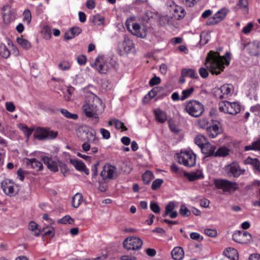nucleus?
<instances>
[{
  "label": "nucleus",
  "mask_w": 260,
  "mask_h": 260,
  "mask_svg": "<svg viewBox=\"0 0 260 260\" xmlns=\"http://www.w3.org/2000/svg\"><path fill=\"white\" fill-rule=\"evenodd\" d=\"M230 60V53L221 56L218 52L210 51L206 57L205 65L212 74L218 75L223 71L224 65L229 64Z\"/></svg>",
  "instance_id": "f257e3e1"
},
{
  "label": "nucleus",
  "mask_w": 260,
  "mask_h": 260,
  "mask_svg": "<svg viewBox=\"0 0 260 260\" xmlns=\"http://www.w3.org/2000/svg\"><path fill=\"white\" fill-rule=\"evenodd\" d=\"M101 103L100 99L94 94H92L90 99L86 101L82 106V110L85 115L88 117L95 119L96 122L99 121V115L97 112L98 105Z\"/></svg>",
  "instance_id": "f03ea898"
},
{
  "label": "nucleus",
  "mask_w": 260,
  "mask_h": 260,
  "mask_svg": "<svg viewBox=\"0 0 260 260\" xmlns=\"http://www.w3.org/2000/svg\"><path fill=\"white\" fill-rule=\"evenodd\" d=\"M185 111L190 116L198 118L200 117L204 112V105L199 101L191 100L184 104Z\"/></svg>",
  "instance_id": "7ed1b4c3"
},
{
  "label": "nucleus",
  "mask_w": 260,
  "mask_h": 260,
  "mask_svg": "<svg viewBox=\"0 0 260 260\" xmlns=\"http://www.w3.org/2000/svg\"><path fill=\"white\" fill-rule=\"evenodd\" d=\"M215 186L222 190L224 193L232 194L238 189L236 182L223 179H217L214 181Z\"/></svg>",
  "instance_id": "20e7f679"
},
{
  "label": "nucleus",
  "mask_w": 260,
  "mask_h": 260,
  "mask_svg": "<svg viewBox=\"0 0 260 260\" xmlns=\"http://www.w3.org/2000/svg\"><path fill=\"white\" fill-rule=\"evenodd\" d=\"M178 162L187 167H192L196 165V155L191 151H181L177 155Z\"/></svg>",
  "instance_id": "39448f33"
},
{
  "label": "nucleus",
  "mask_w": 260,
  "mask_h": 260,
  "mask_svg": "<svg viewBox=\"0 0 260 260\" xmlns=\"http://www.w3.org/2000/svg\"><path fill=\"white\" fill-rule=\"evenodd\" d=\"M219 110L225 114L236 115L240 112L241 107L237 102L222 101L219 103Z\"/></svg>",
  "instance_id": "423d86ee"
},
{
  "label": "nucleus",
  "mask_w": 260,
  "mask_h": 260,
  "mask_svg": "<svg viewBox=\"0 0 260 260\" xmlns=\"http://www.w3.org/2000/svg\"><path fill=\"white\" fill-rule=\"evenodd\" d=\"M143 243V241L140 238L131 236L125 239L122 245L124 248L127 251L138 250L141 248Z\"/></svg>",
  "instance_id": "0eeeda50"
},
{
  "label": "nucleus",
  "mask_w": 260,
  "mask_h": 260,
  "mask_svg": "<svg viewBox=\"0 0 260 260\" xmlns=\"http://www.w3.org/2000/svg\"><path fill=\"white\" fill-rule=\"evenodd\" d=\"M95 135V131L88 127L82 128L78 132V136L83 141L92 144H96L98 142Z\"/></svg>",
  "instance_id": "6e6552de"
},
{
  "label": "nucleus",
  "mask_w": 260,
  "mask_h": 260,
  "mask_svg": "<svg viewBox=\"0 0 260 260\" xmlns=\"http://www.w3.org/2000/svg\"><path fill=\"white\" fill-rule=\"evenodd\" d=\"M118 176L117 168L110 164H106L101 173L102 178L105 180L107 179H114Z\"/></svg>",
  "instance_id": "1a4fd4ad"
},
{
  "label": "nucleus",
  "mask_w": 260,
  "mask_h": 260,
  "mask_svg": "<svg viewBox=\"0 0 260 260\" xmlns=\"http://www.w3.org/2000/svg\"><path fill=\"white\" fill-rule=\"evenodd\" d=\"M224 171L229 177L234 178L239 177L241 175L244 174L245 172V170L242 169L239 165L236 162H233L225 166Z\"/></svg>",
  "instance_id": "9d476101"
},
{
  "label": "nucleus",
  "mask_w": 260,
  "mask_h": 260,
  "mask_svg": "<svg viewBox=\"0 0 260 260\" xmlns=\"http://www.w3.org/2000/svg\"><path fill=\"white\" fill-rule=\"evenodd\" d=\"M232 238L235 242L243 244H248L252 241L251 235L248 232L243 231L234 233Z\"/></svg>",
  "instance_id": "9b49d317"
},
{
  "label": "nucleus",
  "mask_w": 260,
  "mask_h": 260,
  "mask_svg": "<svg viewBox=\"0 0 260 260\" xmlns=\"http://www.w3.org/2000/svg\"><path fill=\"white\" fill-rule=\"evenodd\" d=\"M2 187L4 192L9 196L13 197L17 193L16 185L11 179H5L2 183Z\"/></svg>",
  "instance_id": "f8f14e48"
},
{
  "label": "nucleus",
  "mask_w": 260,
  "mask_h": 260,
  "mask_svg": "<svg viewBox=\"0 0 260 260\" xmlns=\"http://www.w3.org/2000/svg\"><path fill=\"white\" fill-rule=\"evenodd\" d=\"M92 67L96 69L100 74H106L109 70L108 63L102 56L98 57Z\"/></svg>",
  "instance_id": "ddd939ff"
},
{
  "label": "nucleus",
  "mask_w": 260,
  "mask_h": 260,
  "mask_svg": "<svg viewBox=\"0 0 260 260\" xmlns=\"http://www.w3.org/2000/svg\"><path fill=\"white\" fill-rule=\"evenodd\" d=\"M233 86L232 84H224L220 88L215 89L214 93L217 98L223 99L230 94L233 91Z\"/></svg>",
  "instance_id": "4468645a"
},
{
  "label": "nucleus",
  "mask_w": 260,
  "mask_h": 260,
  "mask_svg": "<svg viewBox=\"0 0 260 260\" xmlns=\"http://www.w3.org/2000/svg\"><path fill=\"white\" fill-rule=\"evenodd\" d=\"M228 10L222 9L216 13L212 17L210 18L207 21L208 25H214L222 21L228 13Z\"/></svg>",
  "instance_id": "2eb2a0df"
},
{
  "label": "nucleus",
  "mask_w": 260,
  "mask_h": 260,
  "mask_svg": "<svg viewBox=\"0 0 260 260\" xmlns=\"http://www.w3.org/2000/svg\"><path fill=\"white\" fill-rule=\"evenodd\" d=\"M246 50L252 56H258L260 53V43L258 41L249 42L246 45Z\"/></svg>",
  "instance_id": "dca6fc26"
},
{
  "label": "nucleus",
  "mask_w": 260,
  "mask_h": 260,
  "mask_svg": "<svg viewBox=\"0 0 260 260\" xmlns=\"http://www.w3.org/2000/svg\"><path fill=\"white\" fill-rule=\"evenodd\" d=\"M42 161L47 168L51 171L56 172L58 171V166L60 162L58 160L53 159L48 156H44L42 158Z\"/></svg>",
  "instance_id": "f3484780"
},
{
  "label": "nucleus",
  "mask_w": 260,
  "mask_h": 260,
  "mask_svg": "<svg viewBox=\"0 0 260 260\" xmlns=\"http://www.w3.org/2000/svg\"><path fill=\"white\" fill-rule=\"evenodd\" d=\"M244 164L251 165L253 168L254 173L256 174H260V161L257 158H253L248 156L244 160Z\"/></svg>",
  "instance_id": "a211bd4d"
},
{
  "label": "nucleus",
  "mask_w": 260,
  "mask_h": 260,
  "mask_svg": "<svg viewBox=\"0 0 260 260\" xmlns=\"http://www.w3.org/2000/svg\"><path fill=\"white\" fill-rule=\"evenodd\" d=\"M70 162L77 170L83 172L86 175L89 174V170L86 167L85 165L81 160L76 159H71Z\"/></svg>",
  "instance_id": "6ab92c4d"
},
{
  "label": "nucleus",
  "mask_w": 260,
  "mask_h": 260,
  "mask_svg": "<svg viewBox=\"0 0 260 260\" xmlns=\"http://www.w3.org/2000/svg\"><path fill=\"white\" fill-rule=\"evenodd\" d=\"M202 152L207 156H214L216 147L207 142L201 148Z\"/></svg>",
  "instance_id": "aec40b11"
},
{
  "label": "nucleus",
  "mask_w": 260,
  "mask_h": 260,
  "mask_svg": "<svg viewBox=\"0 0 260 260\" xmlns=\"http://www.w3.org/2000/svg\"><path fill=\"white\" fill-rule=\"evenodd\" d=\"M82 31L79 27H74L67 31L64 35V38L66 40H71L75 37L79 35Z\"/></svg>",
  "instance_id": "412c9836"
},
{
  "label": "nucleus",
  "mask_w": 260,
  "mask_h": 260,
  "mask_svg": "<svg viewBox=\"0 0 260 260\" xmlns=\"http://www.w3.org/2000/svg\"><path fill=\"white\" fill-rule=\"evenodd\" d=\"M26 163L28 166H30L31 168L37 171H40L43 169L42 162L38 160L36 158H26Z\"/></svg>",
  "instance_id": "4be33fe9"
},
{
  "label": "nucleus",
  "mask_w": 260,
  "mask_h": 260,
  "mask_svg": "<svg viewBox=\"0 0 260 260\" xmlns=\"http://www.w3.org/2000/svg\"><path fill=\"white\" fill-rule=\"evenodd\" d=\"M206 131L208 135L211 138H215L220 133L219 126L216 124L210 125Z\"/></svg>",
  "instance_id": "5701e85b"
},
{
  "label": "nucleus",
  "mask_w": 260,
  "mask_h": 260,
  "mask_svg": "<svg viewBox=\"0 0 260 260\" xmlns=\"http://www.w3.org/2000/svg\"><path fill=\"white\" fill-rule=\"evenodd\" d=\"M3 10L4 11L3 13L4 21L6 23H9L14 19L12 13L8 6H4Z\"/></svg>",
  "instance_id": "b1692460"
},
{
  "label": "nucleus",
  "mask_w": 260,
  "mask_h": 260,
  "mask_svg": "<svg viewBox=\"0 0 260 260\" xmlns=\"http://www.w3.org/2000/svg\"><path fill=\"white\" fill-rule=\"evenodd\" d=\"M171 255L174 260H181L183 257L184 252L181 247H176L172 251Z\"/></svg>",
  "instance_id": "393cba45"
},
{
  "label": "nucleus",
  "mask_w": 260,
  "mask_h": 260,
  "mask_svg": "<svg viewBox=\"0 0 260 260\" xmlns=\"http://www.w3.org/2000/svg\"><path fill=\"white\" fill-rule=\"evenodd\" d=\"M46 128L38 127L34 134V137L39 140H46Z\"/></svg>",
  "instance_id": "a878e982"
},
{
  "label": "nucleus",
  "mask_w": 260,
  "mask_h": 260,
  "mask_svg": "<svg viewBox=\"0 0 260 260\" xmlns=\"http://www.w3.org/2000/svg\"><path fill=\"white\" fill-rule=\"evenodd\" d=\"M155 119L160 123L165 122L167 118V115L162 110L156 109L154 111Z\"/></svg>",
  "instance_id": "bb28decb"
},
{
  "label": "nucleus",
  "mask_w": 260,
  "mask_h": 260,
  "mask_svg": "<svg viewBox=\"0 0 260 260\" xmlns=\"http://www.w3.org/2000/svg\"><path fill=\"white\" fill-rule=\"evenodd\" d=\"M184 175L190 181H193L203 178V175L199 172L191 173L184 172Z\"/></svg>",
  "instance_id": "cd10ccee"
},
{
  "label": "nucleus",
  "mask_w": 260,
  "mask_h": 260,
  "mask_svg": "<svg viewBox=\"0 0 260 260\" xmlns=\"http://www.w3.org/2000/svg\"><path fill=\"white\" fill-rule=\"evenodd\" d=\"M83 200V196L80 193H76L72 198V206L73 207L77 208L81 204Z\"/></svg>",
  "instance_id": "c85d7f7f"
},
{
  "label": "nucleus",
  "mask_w": 260,
  "mask_h": 260,
  "mask_svg": "<svg viewBox=\"0 0 260 260\" xmlns=\"http://www.w3.org/2000/svg\"><path fill=\"white\" fill-rule=\"evenodd\" d=\"M133 42L128 38H125L122 43V47L126 52H130L134 48Z\"/></svg>",
  "instance_id": "c756f323"
},
{
  "label": "nucleus",
  "mask_w": 260,
  "mask_h": 260,
  "mask_svg": "<svg viewBox=\"0 0 260 260\" xmlns=\"http://www.w3.org/2000/svg\"><path fill=\"white\" fill-rule=\"evenodd\" d=\"M133 31L132 33L135 35L137 36L138 37L141 38H145L146 37V33L145 31L142 32V34L139 33L138 31L139 29H141V27L138 23H134L132 24Z\"/></svg>",
  "instance_id": "7c9ffc66"
},
{
  "label": "nucleus",
  "mask_w": 260,
  "mask_h": 260,
  "mask_svg": "<svg viewBox=\"0 0 260 260\" xmlns=\"http://www.w3.org/2000/svg\"><path fill=\"white\" fill-rule=\"evenodd\" d=\"M244 150L246 151L250 150H260V139L253 142L251 145L245 146Z\"/></svg>",
  "instance_id": "2f4dec72"
},
{
  "label": "nucleus",
  "mask_w": 260,
  "mask_h": 260,
  "mask_svg": "<svg viewBox=\"0 0 260 260\" xmlns=\"http://www.w3.org/2000/svg\"><path fill=\"white\" fill-rule=\"evenodd\" d=\"M230 150L226 147H220L215 151L214 157H225L229 154Z\"/></svg>",
  "instance_id": "473e14b6"
},
{
  "label": "nucleus",
  "mask_w": 260,
  "mask_h": 260,
  "mask_svg": "<svg viewBox=\"0 0 260 260\" xmlns=\"http://www.w3.org/2000/svg\"><path fill=\"white\" fill-rule=\"evenodd\" d=\"M29 230L34 232V235L35 236H39L41 234V230L38 229V225L35 222L31 221L29 223L28 227Z\"/></svg>",
  "instance_id": "72a5a7b5"
},
{
  "label": "nucleus",
  "mask_w": 260,
  "mask_h": 260,
  "mask_svg": "<svg viewBox=\"0 0 260 260\" xmlns=\"http://www.w3.org/2000/svg\"><path fill=\"white\" fill-rule=\"evenodd\" d=\"M10 55V52L7 46L3 43H0V55L5 58H8Z\"/></svg>",
  "instance_id": "f704fd0d"
},
{
  "label": "nucleus",
  "mask_w": 260,
  "mask_h": 260,
  "mask_svg": "<svg viewBox=\"0 0 260 260\" xmlns=\"http://www.w3.org/2000/svg\"><path fill=\"white\" fill-rule=\"evenodd\" d=\"M207 142L205 137L201 135H198L194 139V143L199 146L201 149Z\"/></svg>",
  "instance_id": "c9c22d12"
},
{
  "label": "nucleus",
  "mask_w": 260,
  "mask_h": 260,
  "mask_svg": "<svg viewBox=\"0 0 260 260\" xmlns=\"http://www.w3.org/2000/svg\"><path fill=\"white\" fill-rule=\"evenodd\" d=\"M182 73L184 76H188L192 78H197L198 73L193 69H183Z\"/></svg>",
  "instance_id": "e433bc0d"
},
{
  "label": "nucleus",
  "mask_w": 260,
  "mask_h": 260,
  "mask_svg": "<svg viewBox=\"0 0 260 260\" xmlns=\"http://www.w3.org/2000/svg\"><path fill=\"white\" fill-rule=\"evenodd\" d=\"M174 16L178 19L183 18L185 16V10L181 7L176 6L174 9Z\"/></svg>",
  "instance_id": "4c0bfd02"
},
{
  "label": "nucleus",
  "mask_w": 260,
  "mask_h": 260,
  "mask_svg": "<svg viewBox=\"0 0 260 260\" xmlns=\"http://www.w3.org/2000/svg\"><path fill=\"white\" fill-rule=\"evenodd\" d=\"M18 43L24 49H28L31 47V44L27 40L22 38L17 39Z\"/></svg>",
  "instance_id": "58836bf2"
},
{
  "label": "nucleus",
  "mask_w": 260,
  "mask_h": 260,
  "mask_svg": "<svg viewBox=\"0 0 260 260\" xmlns=\"http://www.w3.org/2000/svg\"><path fill=\"white\" fill-rule=\"evenodd\" d=\"M153 178V174L149 171L145 172L142 175V179L145 184H149Z\"/></svg>",
  "instance_id": "ea45409f"
},
{
  "label": "nucleus",
  "mask_w": 260,
  "mask_h": 260,
  "mask_svg": "<svg viewBox=\"0 0 260 260\" xmlns=\"http://www.w3.org/2000/svg\"><path fill=\"white\" fill-rule=\"evenodd\" d=\"M58 69L61 71H68L71 67V63L66 60L61 61L58 63Z\"/></svg>",
  "instance_id": "a19ab883"
},
{
  "label": "nucleus",
  "mask_w": 260,
  "mask_h": 260,
  "mask_svg": "<svg viewBox=\"0 0 260 260\" xmlns=\"http://www.w3.org/2000/svg\"><path fill=\"white\" fill-rule=\"evenodd\" d=\"M250 111L256 117V120L260 121V105L257 104L251 107Z\"/></svg>",
  "instance_id": "79ce46f5"
},
{
  "label": "nucleus",
  "mask_w": 260,
  "mask_h": 260,
  "mask_svg": "<svg viewBox=\"0 0 260 260\" xmlns=\"http://www.w3.org/2000/svg\"><path fill=\"white\" fill-rule=\"evenodd\" d=\"M104 17L100 15H96L93 17L92 22L95 25H101L103 24L104 22Z\"/></svg>",
  "instance_id": "37998d69"
},
{
  "label": "nucleus",
  "mask_w": 260,
  "mask_h": 260,
  "mask_svg": "<svg viewBox=\"0 0 260 260\" xmlns=\"http://www.w3.org/2000/svg\"><path fill=\"white\" fill-rule=\"evenodd\" d=\"M194 90V88L193 87L183 90L182 91V96L181 98V100L183 101L188 98L193 93Z\"/></svg>",
  "instance_id": "c03bdc74"
},
{
  "label": "nucleus",
  "mask_w": 260,
  "mask_h": 260,
  "mask_svg": "<svg viewBox=\"0 0 260 260\" xmlns=\"http://www.w3.org/2000/svg\"><path fill=\"white\" fill-rule=\"evenodd\" d=\"M58 135L57 131H54L49 128H46V139L52 140L55 139Z\"/></svg>",
  "instance_id": "a18cd8bd"
},
{
  "label": "nucleus",
  "mask_w": 260,
  "mask_h": 260,
  "mask_svg": "<svg viewBox=\"0 0 260 260\" xmlns=\"http://www.w3.org/2000/svg\"><path fill=\"white\" fill-rule=\"evenodd\" d=\"M210 39L209 35L206 33L203 32L200 35V43L201 45H204L206 44Z\"/></svg>",
  "instance_id": "49530a36"
},
{
  "label": "nucleus",
  "mask_w": 260,
  "mask_h": 260,
  "mask_svg": "<svg viewBox=\"0 0 260 260\" xmlns=\"http://www.w3.org/2000/svg\"><path fill=\"white\" fill-rule=\"evenodd\" d=\"M61 113L62 114L66 117L72 119H76L78 118V115L76 114H72L70 112H69L66 109H61Z\"/></svg>",
  "instance_id": "de8ad7c7"
},
{
  "label": "nucleus",
  "mask_w": 260,
  "mask_h": 260,
  "mask_svg": "<svg viewBox=\"0 0 260 260\" xmlns=\"http://www.w3.org/2000/svg\"><path fill=\"white\" fill-rule=\"evenodd\" d=\"M23 21L26 22L27 24H29L31 20V15L29 10H25L23 14Z\"/></svg>",
  "instance_id": "09e8293b"
},
{
  "label": "nucleus",
  "mask_w": 260,
  "mask_h": 260,
  "mask_svg": "<svg viewBox=\"0 0 260 260\" xmlns=\"http://www.w3.org/2000/svg\"><path fill=\"white\" fill-rule=\"evenodd\" d=\"M74 221V219H72L70 215H66L59 219L58 222L61 224L69 223L70 224H73Z\"/></svg>",
  "instance_id": "8fccbe9b"
},
{
  "label": "nucleus",
  "mask_w": 260,
  "mask_h": 260,
  "mask_svg": "<svg viewBox=\"0 0 260 260\" xmlns=\"http://www.w3.org/2000/svg\"><path fill=\"white\" fill-rule=\"evenodd\" d=\"M198 123L199 126L203 128L207 129L208 127L210 126V124L207 119L205 118L200 119L198 121Z\"/></svg>",
  "instance_id": "3c124183"
},
{
  "label": "nucleus",
  "mask_w": 260,
  "mask_h": 260,
  "mask_svg": "<svg viewBox=\"0 0 260 260\" xmlns=\"http://www.w3.org/2000/svg\"><path fill=\"white\" fill-rule=\"evenodd\" d=\"M179 212L180 214L183 217H188L191 214L190 211L187 209V208L184 205H181L179 210Z\"/></svg>",
  "instance_id": "603ef678"
},
{
  "label": "nucleus",
  "mask_w": 260,
  "mask_h": 260,
  "mask_svg": "<svg viewBox=\"0 0 260 260\" xmlns=\"http://www.w3.org/2000/svg\"><path fill=\"white\" fill-rule=\"evenodd\" d=\"M253 23L252 22H249L245 26L243 27L242 32L245 35H248L253 29Z\"/></svg>",
  "instance_id": "864d4df0"
},
{
  "label": "nucleus",
  "mask_w": 260,
  "mask_h": 260,
  "mask_svg": "<svg viewBox=\"0 0 260 260\" xmlns=\"http://www.w3.org/2000/svg\"><path fill=\"white\" fill-rule=\"evenodd\" d=\"M175 205L173 202H170L166 207L165 212L163 214V217H166L170 212L174 211Z\"/></svg>",
  "instance_id": "5fc2aeb1"
},
{
  "label": "nucleus",
  "mask_w": 260,
  "mask_h": 260,
  "mask_svg": "<svg viewBox=\"0 0 260 260\" xmlns=\"http://www.w3.org/2000/svg\"><path fill=\"white\" fill-rule=\"evenodd\" d=\"M163 183V180L161 179H157L154 180L151 185V188L153 190L157 189Z\"/></svg>",
  "instance_id": "6e6d98bb"
},
{
  "label": "nucleus",
  "mask_w": 260,
  "mask_h": 260,
  "mask_svg": "<svg viewBox=\"0 0 260 260\" xmlns=\"http://www.w3.org/2000/svg\"><path fill=\"white\" fill-rule=\"evenodd\" d=\"M115 126L117 129H122L124 131L127 129V127L124 125V123L117 119L115 120Z\"/></svg>",
  "instance_id": "4d7b16f0"
},
{
  "label": "nucleus",
  "mask_w": 260,
  "mask_h": 260,
  "mask_svg": "<svg viewBox=\"0 0 260 260\" xmlns=\"http://www.w3.org/2000/svg\"><path fill=\"white\" fill-rule=\"evenodd\" d=\"M43 231L44 232L45 236H49L51 238L53 237L55 235V230L53 228L48 230L46 228H44Z\"/></svg>",
  "instance_id": "13d9d810"
},
{
  "label": "nucleus",
  "mask_w": 260,
  "mask_h": 260,
  "mask_svg": "<svg viewBox=\"0 0 260 260\" xmlns=\"http://www.w3.org/2000/svg\"><path fill=\"white\" fill-rule=\"evenodd\" d=\"M205 234L209 237H215L217 236V233L215 229H205Z\"/></svg>",
  "instance_id": "bf43d9fd"
},
{
  "label": "nucleus",
  "mask_w": 260,
  "mask_h": 260,
  "mask_svg": "<svg viewBox=\"0 0 260 260\" xmlns=\"http://www.w3.org/2000/svg\"><path fill=\"white\" fill-rule=\"evenodd\" d=\"M151 210L155 213H159L160 212V208L159 206L154 202H151L150 205Z\"/></svg>",
  "instance_id": "052dcab7"
},
{
  "label": "nucleus",
  "mask_w": 260,
  "mask_h": 260,
  "mask_svg": "<svg viewBox=\"0 0 260 260\" xmlns=\"http://www.w3.org/2000/svg\"><path fill=\"white\" fill-rule=\"evenodd\" d=\"M160 82V79L155 76L149 81V85L150 86H153L155 85L158 84Z\"/></svg>",
  "instance_id": "680f3d73"
},
{
  "label": "nucleus",
  "mask_w": 260,
  "mask_h": 260,
  "mask_svg": "<svg viewBox=\"0 0 260 260\" xmlns=\"http://www.w3.org/2000/svg\"><path fill=\"white\" fill-rule=\"evenodd\" d=\"M100 132H101V133L102 135V137L104 139H109L110 138V133L109 132V131H108L105 128H101L100 129Z\"/></svg>",
  "instance_id": "e2e57ef3"
},
{
  "label": "nucleus",
  "mask_w": 260,
  "mask_h": 260,
  "mask_svg": "<svg viewBox=\"0 0 260 260\" xmlns=\"http://www.w3.org/2000/svg\"><path fill=\"white\" fill-rule=\"evenodd\" d=\"M190 238L193 239L197 240L198 241H201L203 240V238L201 236V235L196 232H192L190 234Z\"/></svg>",
  "instance_id": "0e129e2a"
},
{
  "label": "nucleus",
  "mask_w": 260,
  "mask_h": 260,
  "mask_svg": "<svg viewBox=\"0 0 260 260\" xmlns=\"http://www.w3.org/2000/svg\"><path fill=\"white\" fill-rule=\"evenodd\" d=\"M6 108L7 111L13 112L15 110V106L12 102H7L6 103Z\"/></svg>",
  "instance_id": "69168bd1"
},
{
  "label": "nucleus",
  "mask_w": 260,
  "mask_h": 260,
  "mask_svg": "<svg viewBox=\"0 0 260 260\" xmlns=\"http://www.w3.org/2000/svg\"><path fill=\"white\" fill-rule=\"evenodd\" d=\"M199 73L200 76L203 78H207L209 75L207 70L204 68H201L200 69Z\"/></svg>",
  "instance_id": "338daca9"
},
{
  "label": "nucleus",
  "mask_w": 260,
  "mask_h": 260,
  "mask_svg": "<svg viewBox=\"0 0 260 260\" xmlns=\"http://www.w3.org/2000/svg\"><path fill=\"white\" fill-rule=\"evenodd\" d=\"M199 0H182L183 3L189 7L193 6Z\"/></svg>",
  "instance_id": "774afa93"
}]
</instances>
